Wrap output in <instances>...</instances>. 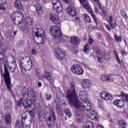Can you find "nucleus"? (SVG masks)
Listing matches in <instances>:
<instances>
[{
  "instance_id": "obj_16",
  "label": "nucleus",
  "mask_w": 128,
  "mask_h": 128,
  "mask_svg": "<svg viewBox=\"0 0 128 128\" xmlns=\"http://www.w3.org/2000/svg\"><path fill=\"white\" fill-rule=\"evenodd\" d=\"M108 22L109 24L112 28H115L116 26V21L114 17L112 16H109V18L108 19Z\"/></svg>"
},
{
  "instance_id": "obj_29",
  "label": "nucleus",
  "mask_w": 128,
  "mask_h": 128,
  "mask_svg": "<svg viewBox=\"0 0 128 128\" xmlns=\"http://www.w3.org/2000/svg\"><path fill=\"white\" fill-rule=\"evenodd\" d=\"M84 128H94V123L90 121H87L84 124Z\"/></svg>"
},
{
  "instance_id": "obj_1",
  "label": "nucleus",
  "mask_w": 128,
  "mask_h": 128,
  "mask_svg": "<svg viewBox=\"0 0 128 128\" xmlns=\"http://www.w3.org/2000/svg\"><path fill=\"white\" fill-rule=\"evenodd\" d=\"M66 98L72 106H74L78 110H84L88 111L92 109V103L88 99V93L86 91H80V98L83 102L82 104L78 101V94L76 92L74 86H72L71 90H68L66 92Z\"/></svg>"
},
{
  "instance_id": "obj_51",
  "label": "nucleus",
  "mask_w": 128,
  "mask_h": 128,
  "mask_svg": "<svg viewBox=\"0 0 128 128\" xmlns=\"http://www.w3.org/2000/svg\"><path fill=\"white\" fill-rule=\"evenodd\" d=\"M30 114L32 116H34V112L30 111Z\"/></svg>"
},
{
  "instance_id": "obj_49",
  "label": "nucleus",
  "mask_w": 128,
  "mask_h": 128,
  "mask_svg": "<svg viewBox=\"0 0 128 128\" xmlns=\"http://www.w3.org/2000/svg\"><path fill=\"white\" fill-rule=\"evenodd\" d=\"M92 42H94V40H92V38L90 37L89 44H92Z\"/></svg>"
},
{
  "instance_id": "obj_2",
  "label": "nucleus",
  "mask_w": 128,
  "mask_h": 128,
  "mask_svg": "<svg viewBox=\"0 0 128 128\" xmlns=\"http://www.w3.org/2000/svg\"><path fill=\"white\" fill-rule=\"evenodd\" d=\"M4 54H6V51L4 50H1L0 52V62L1 64H4V78L5 80L7 90L8 92H11L12 84V82H10V72H8V62L6 58L4 56Z\"/></svg>"
},
{
  "instance_id": "obj_36",
  "label": "nucleus",
  "mask_w": 128,
  "mask_h": 128,
  "mask_svg": "<svg viewBox=\"0 0 128 128\" xmlns=\"http://www.w3.org/2000/svg\"><path fill=\"white\" fill-rule=\"evenodd\" d=\"M119 124L120 126H122V128H126V121H124V120H120L119 122Z\"/></svg>"
},
{
  "instance_id": "obj_43",
  "label": "nucleus",
  "mask_w": 128,
  "mask_h": 128,
  "mask_svg": "<svg viewBox=\"0 0 128 128\" xmlns=\"http://www.w3.org/2000/svg\"><path fill=\"white\" fill-rule=\"evenodd\" d=\"M114 54H115V56H116L118 62H120V58H118V52L115 51Z\"/></svg>"
},
{
  "instance_id": "obj_61",
  "label": "nucleus",
  "mask_w": 128,
  "mask_h": 128,
  "mask_svg": "<svg viewBox=\"0 0 128 128\" xmlns=\"http://www.w3.org/2000/svg\"><path fill=\"white\" fill-rule=\"evenodd\" d=\"M36 2H38L40 0H35Z\"/></svg>"
},
{
  "instance_id": "obj_32",
  "label": "nucleus",
  "mask_w": 128,
  "mask_h": 128,
  "mask_svg": "<svg viewBox=\"0 0 128 128\" xmlns=\"http://www.w3.org/2000/svg\"><path fill=\"white\" fill-rule=\"evenodd\" d=\"M12 64H13V66H8V68H10V72H16V62H12Z\"/></svg>"
},
{
  "instance_id": "obj_15",
  "label": "nucleus",
  "mask_w": 128,
  "mask_h": 128,
  "mask_svg": "<svg viewBox=\"0 0 128 128\" xmlns=\"http://www.w3.org/2000/svg\"><path fill=\"white\" fill-rule=\"evenodd\" d=\"M81 84L84 88H90L92 87V82L87 78H84L82 80Z\"/></svg>"
},
{
  "instance_id": "obj_46",
  "label": "nucleus",
  "mask_w": 128,
  "mask_h": 128,
  "mask_svg": "<svg viewBox=\"0 0 128 128\" xmlns=\"http://www.w3.org/2000/svg\"><path fill=\"white\" fill-rule=\"evenodd\" d=\"M120 52L122 54V56H126V52L124 50H122L120 51Z\"/></svg>"
},
{
  "instance_id": "obj_35",
  "label": "nucleus",
  "mask_w": 128,
  "mask_h": 128,
  "mask_svg": "<svg viewBox=\"0 0 128 128\" xmlns=\"http://www.w3.org/2000/svg\"><path fill=\"white\" fill-rule=\"evenodd\" d=\"M36 74L37 76H38V78H40V80H42V70L40 68H36Z\"/></svg>"
},
{
  "instance_id": "obj_21",
  "label": "nucleus",
  "mask_w": 128,
  "mask_h": 128,
  "mask_svg": "<svg viewBox=\"0 0 128 128\" xmlns=\"http://www.w3.org/2000/svg\"><path fill=\"white\" fill-rule=\"evenodd\" d=\"M56 120V116H54V112L52 111L51 114L48 118L47 124L50 125L52 124V122H54Z\"/></svg>"
},
{
  "instance_id": "obj_12",
  "label": "nucleus",
  "mask_w": 128,
  "mask_h": 128,
  "mask_svg": "<svg viewBox=\"0 0 128 128\" xmlns=\"http://www.w3.org/2000/svg\"><path fill=\"white\" fill-rule=\"evenodd\" d=\"M100 98L104 100H111L114 98V96L108 92L103 91L100 92Z\"/></svg>"
},
{
  "instance_id": "obj_23",
  "label": "nucleus",
  "mask_w": 128,
  "mask_h": 128,
  "mask_svg": "<svg viewBox=\"0 0 128 128\" xmlns=\"http://www.w3.org/2000/svg\"><path fill=\"white\" fill-rule=\"evenodd\" d=\"M94 2H96L94 4H96L98 6L100 10H101L104 16H106V8H102V4L100 3V0H94Z\"/></svg>"
},
{
  "instance_id": "obj_10",
  "label": "nucleus",
  "mask_w": 128,
  "mask_h": 128,
  "mask_svg": "<svg viewBox=\"0 0 128 128\" xmlns=\"http://www.w3.org/2000/svg\"><path fill=\"white\" fill-rule=\"evenodd\" d=\"M71 70L73 74L78 76H82L84 72V68L78 64L73 65L71 68Z\"/></svg>"
},
{
  "instance_id": "obj_27",
  "label": "nucleus",
  "mask_w": 128,
  "mask_h": 128,
  "mask_svg": "<svg viewBox=\"0 0 128 128\" xmlns=\"http://www.w3.org/2000/svg\"><path fill=\"white\" fill-rule=\"evenodd\" d=\"M52 4L53 8H56L62 4L60 0H52Z\"/></svg>"
},
{
  "instance_id": "obj_44",
  "label": "nucleus",
  "mask_w": 128,
  "mask_h": 128,
  "mask_svg": "<svg viewBox=\"0 0 128 128\" xmlns=\"http://www.w3.org/2000/svg\"><path fill=\"white\" fill-rule=\"evenodd\" d=\"M22 128H30V124H23V126Z\"/></svg>"
},
{
  "instance_id": "obj_54",
  "label": "nucleus",
  "mask_w": 128,
  "mask_h": 128,
  "mask_svg": "<svg viewBox=\"0 0 128 128\" xmlns=\"http://www.w3.org/2000/svg\"><path fill=\"white\" fill-rule=\"evenodd\" d=\"M2 120H4V116L0 117V122H2Z\"/></svg>"
},
{
  "instance_id": "obj_34",
  "label": "nucleus",
  "mask_w": 128,
  "mask_h": 128,
  "mask_svg": "<svg viewBox=\"0 0 128 128\" xmlns=\"http://www.w3.org/2000/svg\"><path fill=\"white\" fill-rule=\"evenodd\" d=\"M90 50H92V48H90V45L86 44V46H84V48L83 50H84V52H86V54H88V52H90Z\"/></svg>"
},
{
  "instance_id": "obj_38",
  "label": "nucleus",
  "mask_w": 128,
  "mask_h": 128,
  "mask_svg": "<svg viewBox=\"0 0 128 128\" xmlns=\"http://www.w3.org/2000/svg\"><path fill=\"white\" fill-rule=\"evenodd\" d=\"M114 38H115V40H116V42H122V37H120V36H118L116 34L114 35Z\"/></svg>"
},
{
  "instance_id": "obj_56",
  "label": "nucleus",
  "mask_w": 128,
  "mask_h": 128,
  "mask_svg": "<svg viewBox=\"0 0 128 128\" xmlns=\"http://www.w3.org/2000/svg\"><path fill=\"white\" fill-rule=\"evenodd\" d=\"M23 100H24V98H22L20 100V104H22V102Z\"/></svg>"
},
{
  "instance_id": "obj_25",
  "label": "nucleus",
  "mask_w": 128,
  "mask_h": 128,
  "mask_svg": "<svg viewBox=\"0 0 128 128\" xmlns=\"http://www.w3.org/2000/svg\"><path fill=\"white\" fill-rule=\"evenodd\" d=\"M96 56H98V61L100 62H104V60H106V58H104V54H100V51L96 52Z\"/></svg>"
},
{
  "instance_id": "obj_31",
  "label": "nucleus",
  "mask_w": 128,
  "mask_h": 128,
  "mask_svg": "<svg viewBox=\"0 0 128 128\" xmlns=\"http://www.w3.org/2000/svg\"><path fill=\"white\" fill-rule=\"evenodd\" d=\"M14 6L16 8H18V10L22 8V2L20 0H17L15 2Z\"/></svg>"
},
{
  "instance_id": "obj_11",
  "label": "nucleus",
  "mask_w": 128,
  "mask_h": 128,
  "mask_svg": "<svg viewBox=\"0 0 128 128\" xmlns=\"http://www.w3.org/2000/svg\"><path fill=\"white\" fill-rule=\"evenodd\" d=\"M55 52L56 54V56L58 60L66 62V54H64L62 49L57 48Z\"/></svg>"
},
{
  "instance_id": "obj_13",
  "label": "nucleus",
  "mask_w": 128,
  "mask_h": 128,
  "mask_svg": "<svg viewBox=\"0 0 128 128\" xmlns=\"http://www.w3.org/2000/svg\"><path fill=\"white\" fill-rule=\"evenodd\" d=\"M87 116L90 120H100V116L94 110L88 112Z\"/></svg>"
},
{
  "instance_id": "obj_7",
  "label": "nucleus",
  "mask_w": 128,
  "mask_h": 128,
  "mask_svg": "<svg viewBox=\"0 0 128 128\" xmlns=\"http://www.w3.org/2000/svg\"><path fill=\"white\" fill-rule=\"evenodd\" d=\"M12 18L15 24H20L22 21L24 20V16L20 11H16L12 13Z\"/></svg>"
},
{
  "instance_id": "obj_33",
  "label": "nucleus",
  "mask_w": 128,
  "mask_h": 128,
  "mask_svg": "<svg viewBox=\"0 0 128 128\" xmlns=\"http://www.w3.org/2000/svg\"><path fill=\"white\" fill-rule=\"evenodd\" d=\"M5 120L6 124H10V122H12V116H10L9 114L6 116Z\"/></svg>"
},
{
  "instance_id": "obj_62",
  "label": "nucleus",
  "mask_w": 128,
  "mask_h": 128,
  "mask_svg": "<svg viewBox=\"0 0 128 128\" xmlns=\"http://www.w3.org/2000/svg\"><path fill=\"white\" fill-rule=\"evenodd\" d=\"M2 10H4V8H2Z\"/></svg>"
},
{
  "instance_id": "obj_24",
  "label": "nucleus",
  "mask_w": 128,
  "mask_h": 128,
  "mask_svg": "<svg viewBox=\"0 0 128 128\" xmlns=\"http://www.w3.org/2000/svg\"><path fill=\"white\" fill-rule=\"evenodd\" d=\"M20 30L23 32H25L26 34H28V32H30L28 26L26 23L22 24L20 26Z\"/></svg>"
},
{
  "instance_id": "obj_52",
  "label": "nucleus",
  "mask_w": 128,
  "mask_h": 128,
  "mask_svg": "<svg viewBox=\"0 0 128 128\" xmlns=\"http://www.w3.org/2000/svg\"><path fill=\"white\" fill-rule=\"evenodd\" d=\"M109 122H114V120L110 118V120H109Z\"/></svg>"
},
{
  "instance_id": "obj_41",
  "label": "nucleus",
  "mask_w": 128,
  "mask_h": 128,
  "mask_svg": "<svg viewBox=\"0 0 128 128\" xmlns=\"http://www.w3.org/2000/svg\"><path fill=\"white\" fill-rule=\"evenodd\" d=\"M32 54H33V56H37L38 55V52L36 49L32 48Z\"/></svg>"
},
{
  "instance_id": "obj_39",
  "label": "nucleus",
  "mask_w": 128,
  "mask_h": 128,
  "mask_svg": "<svg viewBox=\"0 0 128 128\" xmlns=\"http://www.w3.org/2000/svg\"><path fill=\"white\" fill-rule=\"evenodd\" d=\"M65 114L68 118H70V116H72V113L70 112V109H66Z\"/></svg>"
},
{
  "instance_id": "obj_30",
  "label": "nucleus",
  "mask_w": 128,
  "mask_h": 128,
  "mask_svg": "<svg viewBox=\"0 0 128 128\" xmlns=\"http://www.w3.org/2000/svg\"><path fill=\"white\" fill-rule=\"evenodd\" d=\"M83 18L86 22H92V19H90V17L86 14H83Z\"/></svg>"
},
{
  "instance_id": "obj_18",
  "label": "nucleus",
  "mask_w": 128,
  "mask_h": 128,
  "mask_svg": "<svg viewBox=\"0 0 128 128\" xmlns=\"http://www.w3.org/2000/svg\"><path fill=\"white\" fill-rule=\"evenodd\" d=\"M41 78H42V80H44V78L45 80L50 82V80H52V73L48 71H45L44 72V74L42 76Z\"/></svg>"
},
{
  "instance_id": "obj_42",
  "label": "nucleus",
  "mask_w": 128,
  "mask_h": 128,
  "mask_svg": "<svg viewBox=\"0 0 128 128\" xmlns=\"http://www.w3.org/2000/svg\"><path fill=\"white\" fill-rule=\"evenodd\" d=\"M26 24H27L29 26H32V20L31 18H29L28 23Z\"/></svg>"
},
{
  "instance_id": "obj_5",
  "label": "nucleus",
  "mask_w": 128,
  "mask_h": 128,
  "mask_svg": "<svg viewBox=\"0 0 128 128\" xmlns=\"http://www.w3.org/2000/svg\"><path fill=\"white\" fill-rule=\"evenodd\" d=\"M20 68L22 70H30L32 68V64L30 57L24 56L20 59Z\"/></svg>"
},
{
  "instance_id": "obj_28",
  "label": "nucleus",
  "mask_w": 128,
  "mask_h": 128,
  "mask_svg": "<svg viewBox=\"0 0 128 128\" xmlns=\"http://www.w3.org/2000/svg\"><path fill=\"white\" fill-rule=\"evenodd\" d=\"M76 114L77 118V122H82V120H84V115L82 114H79L78 111H77V112H76Z\"/></svg>"
},
{
  "instance_id": "obj_37",
  "label": "nucleus",
  "mask_w": 128,
  "mask_h": 128,
  "mask_svg": "<svg viewBox=\"0 0 128 128\" xmlns=\"http://www.w3.org/2000/svg\"><path fill=\"white\" fill-rule=\"evenodd\" d=\"M57 12H62V4H60V6H57L55 8Z\"/></svg>"
},
{
  "instance_id": "obj_59",
  "label": "nucleus",
  "mask_w": 128,
  "mask_h": 128,
  "mask_svg": "<svg viewBox=\"0 0 128 128\" xmlns=\"http://www.w3.org/2000/svg\"><path fill=\"white\" fill-rule=\"evenodd\" d=\"M16 32H14V35L16 36Z\"/></svg>"
},
{
  "instance_id": "obj_4",
  "label": "nucleus",
  "mask_w": 128,
  "mask_h": 128,
  "mask_svg": "<svg viewBox=\"0 0 128 128\" xmlns=\"http://www.w3.org/2000/svg\"><path fill=\"white\" fill-rule=\"evenodd\" d=\"M50 30L52 36L56 38V42L57 44H62V42H64V36L58 26H52L50 28Z\"/></svg>"
},
{
  "instance_id": "obj_26",
  "label": "nucleus",
  "mask_w": 128,
  "mask_h": 128,
  "mask_svg": "<svg viewBox=\"0 0 128 128\" xmlns=\"http://www.w3.org/2000/svg\"><path fill=\"white\" fill-rule=\"evenodd\" d=\"M80 42V38L78 37L73 36L71 38V44H74V46H78Z\"/></svg>"
},
{
  "instance_id": "obj_9",
  "label": "nucleus",
  "mask_w": 128,
  "mask_h": 128,
  "mask_svg": "<svg viewBox=\"0 0 128 128\" xmlns=\"http://www.w3.org/2000/svg\"><path fill=\"white\" fill-rule=\"evenodd\" d=\"M120 96H122L125 99L122 100H118L114 101V104L118 106V108H122L124 106V100H126V102H128V94H124V92H121V94Z\"/></svg>"
},
{
  "instance_id": "obj_47",
  "label": "nucleus",
  "mask_w": 128,
  "mask_h": 128,
  "mask_svg": "<svg viewBox=\"0 0 128 128\" xmlns=\"http://www.w3.org/2000/svg\"><path fill=\"white\" fill-rule=\"evenodd\" d=\"M46 100H50L52 98V95H48L46 94Z\"/></svg>"
},
{
  "instance_id": "obj_53",
  "label": "nucleus",
  "mask_w": 128,
  "mask_h": 128,
  "mask_svg": "<svg viewBox=\"0 0 128 128\" xmlns=\"http://www.w3.org/2000/svg\"><path fill=\"white\" fill-rule=\"evenodd\" d=\"M38 86L39 88H40V86H42V82H39L38 84Z\"/></svg>"
},
{
  "instance_id": "obj_19",
  "label": "nucleus",
  "mask_w": 128,
  "mask_h": 128,
  "mask_svg": "<svg viewBox=\"0 0 128 128\" xmlns=\"http://www.w3.org/2000/svg\"><path fill=\"white\" fill-rule=\"evenodd\" d=\"M26 114V113H23L22 114V120H18L16 122V127L18 128H22L24 126V120L26 119L28 116H24Z\"/></svg>"
},
{
  "instance_id": "obj_40",
  "label": "nucleus",
  "mask_w": 128,
  "mask_h": 128,
  "mask_svg": "<svg viewBox=\"0 0 128 128\" xmlns=\"http://www.w3.org/2000/svg\"><path fill=\"white\" fill-rule=\"evenodd\" d=\"M121 14L123 16V18H125V20H128V15H126V12H124V11H122L121 12Z\"/></svg>"
},
{
  "instance_id": "obj_22",
  "label": "nucleus",
  "mask_w": 128,
  "mask_h": 128,
  "mask_svg": "<svg viewBox=\"0 0 128 128\" xmlns=\"http://www.w3.org/2000/svg\"><path fill=\"white\" fill-rule=\"evenodd\" d=\"M35 8L38 16H42V5L37 3L35 6Z\"/></svg>"
},
{
  "instance_id": "obj_14",
  "label": "nucleus",
  "mask_w": 128,
  "mask_h": 128,
  "mask_svg": "<svg viewBox=\"0 0 128 128\" xmlns=\"http://www.w3.org/2000/svg\"><path fill=\"white\" fill-rule=\"evenodd\" d=\"M50 18L54 24H60V19L58 16L56 14H50Z\"/></svg>"
},
{
  "instance_id": "obj_58",
  "label": "nucleus",
  "mask_w": 128,
  "mask_h": 128,
  "mask_svg": "<svg viewBox=\"0 0 128 128\" xmlns=\"http://www.w3.org/2000/svg\"><path fill=\"white\" fill-rule=\"evenodd\" d=\"M14 66V64H12V62H11V66Z\"/></svg>"
},
{
  "instance_id": "obj_6",
  "label": "nucleus",
  "mask_w": 128,
  "mask_h": 128,
  "mask_svg": "<svg viewBox=\"0 0 128 128\" xmlns=\"http://www.w3.org/2000/svg\"><path fill=\"white\" fill-rule=\"evenodd\" d=\"M79 1L81 4H83L84 7V8H86V10H88V12L90 14L96 24H98V18H96V14H94V11L92 10V7L90 6V4H88V0H79Z\"/></svg>"
},
{
  "instance_id": "obj_48",
  "label": "nucleus",
  "mask_w": 128,
  "mask_h": 128,
  "mask_svg": "<svg viewBox=\"0 0 128 128\" xmlns=\"http://www.w3.org/2000/svg\"><path fill=\"white\" fill-rule=\"evenodd\" d=\"M106 28L108 30L109 32H110V27L108 24H106Z\"/></svg>"
},
{
  "instance_id": "obj_60",
  "label": "nucleus",
  "mask_w": 128,
  "mask_h": 128,
  "mask_svg": "<svg viewBox=\"0 0 128 128\" xmlns=\"http://www.w3.org/2000/svg\"><path fill=\"white\" fill-rule=\"evenodd\" d=\"M44 118H46V115L44 116Z\"/></svg>"
},
{
  "instance_id": "obj_45",
  "label": "nucleus",
  "mask_w": 128,
  "mask_h": 128,
  "mask_svg": "<svg viewBox=\"0 0 128 128\" xmlns=\"http://www.w3.org/2000/svg\"><path fill=\"white\" fill-rule=\"evenodd\" d=\"M96 4H94V6H95L94 8V12H96V14H98V8H96Z\"/></svg>"
},
{
  "instance_id": "obj_3",
  "label": "nucleus",
  "mask_w": 128,
  "mask_h": 128,
  "mask_svg": "<svg viewBox=\"0 0 128 128\" xmlns=\"http://www.w3.org/2000/svg\"><path fill=\"white\" fill-rule=\"evenodd\" d=\"M32 36L34 38L36 36L34 40L37 44H42L46 42L44 32L42 28H34L32 30Z\"/></svg>"
},
{
  "instance_id": "obj_50",
  "label": "nucleus",
  "mask_w": 128,
  "mask_h": 128,
  "mask_svg": "<svg viewBox=\"0 0 128 128\" xmlns=\"http://www.w3.org/2000/svg\"><path fill=\"white\" fill-rule=\"evenodd\" d=\"M98 106L99 108H104V104L100 103L98 104Z\"/></svg>"
},
{
  "instance_id": "obj_64",
  "label": "nucleus",
  "mask_w": 128,
  "mask_h": 128,
  "mask_svg": "<svg viewBox=\"0 0 128 128\" xmlns=\"http://www.w3.org/2000/svg\"><path fill=\"white\" fill-rule=\"evenodd\" d=\"M73 52V54H74V52Z\"/></svg>"
},
{
  "instance_id": "obj_20",
  "label": "nucleus",
  "mask_w": 128,
  "mask_h": 128,
  "mask_svg": "<svg viewBox=\"0 0 128 128\" xmlns=\"http://www.w3.org/2000/svg\"><path fill=\"white\" fill-rule=\"evenodd\" d=\"M114 75H102L100 76V80H107V82H114Z\"/></svg>"
},
{
  "instance_id": "obj_8",
  "label": "nucleus",
  "mask_w": 128,
  "mask_h": 128,
  "mask_svg": "<svg viewBox=\"0 0 128 128\" xmlns=\"http://www.w3.org/2000/svg\"><path fill=\"white\" fill-rule=\"evenodd\" d=\"M22 96H26V100L24 101V106L25 108H31L32 110H36V104H31L30 105L28 104V89L26 88H24L22 90Z\"/></svg>"
},
{
  "instance_id": "obj_17",
  "label": "nucleus",
  "mask_w": 128,
  "mask_h": 128,
  "mask_svg": "<svg viewBox=\"0 0 128 128\" xmlns=\"http://www.w3.org/2000/svg\"><path fill=\"white\" fill-rule=\"evenodd\" d=\"M66 12L72 16H74L76 14V8L74 6H68Z\"/></svg>"
},
{
  "instance_id": "obj_57",
  "label": "nucleus",
  "mask_w": 128,
  "mask_h": 128,
  "mask_svg": "<svg viewBox=\"0 0 128 128\" xmlns=\"http://www.w3.org/2000/svg\"><path fill=\"white\" fill-rule=\"evenodd\" d=\"M44 2H48L50 1V0H43Z\"/></svg>"
},
{
  "instance_id": "obj_63",
  "label": "nucleus",
  "mask_w": 128,
  "mask_h": 128,
  "mask_svg": "<svg viewBox=\"0 0 128 128\" xmlns=\"http://www.w3.org/2000/svg\"><path fill=\"white\" fill-rule=\"evenodd\" d=\"M1 0V2H2V0Z\"/></svg>"
},
{
  "instance_id": "obj_55",
  "label": "nucleus",
  "mask_w": 128,
  "mask_h": 128,
  "mask_svg": "<svg viewBox=\"0 0 128 128\" xmlns=\"http://www.w3.org/2000/svg\"><path fill=\"white\" fill-rule=\"evenodd\" d=\"M64 2H66V4H68L70 2V0H64Z\"/></svg>"
}]
</instances>
